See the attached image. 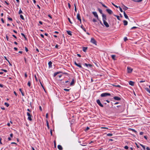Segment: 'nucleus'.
Wrapping results in <instances>:
<instances>
[{
	"label": "nucleus",
	"instance_id": "nucleus-1",
	"mask_svg": "<svg viewBox=\"0 0 150 150\" xmlns=\"http://www.w3.org/2000/svg\"><path fill=\"white\" fill-rule=\"evenodd\" d=\"M102 20L103 21V24L107 28H108L109 27V25L108 23L106 22L107 20L106 16L105 15L103 14L102 15Z\"/></svg>",
	"mask_w": 150,
	"mask_h": 150
},
{
	"label": "nucleus",
	"instance_id": "nucleus-2",
	"mask_svg": "<svg viewBox=\"0 0 150 150\" xmlns=\"http://www.w3.org/2000/svg\"><path fill=\"white\" fill-rule=\"evenodd\" d=\"M110 93H102L100 96L101 97H106L107 96H110Z\"/></svg>",
	"mask_w": 150,
	"mask_h": 150
},
{
	"label": "nucleus",
	"instance_id": "nucleus-3",
	"mask_svg": "<svg viewBox=\"0 0 150 150\" xmlns=\"http://www.w3.org/2000/svg\"><path fill=\"white\" fill-rule=\"evenodd\" d=\"M90 42L91 43L95 45H97V42L94 38H91Z\"/></svg>",
	"mask_w": 150,
	"mask_h": 150
},
{
	"label": "nucleus",
	"instance_id": "nucleus-4",
	"mask_svg": "<svg viewBox=\"0 0 150 150\" xmlns=\"http://www.w3.org/2000/svg\"><path fill=\"white\" fill-rule=\"evenodd\" d=\"M27 116H28V119L29 120V121H32V115H31L28 112H27Z\"/></svg>",
	"mask_w": 150,
	"mask_h": 150
},
{
	"label": "nucleus",
	"instance_id": "nucleus-5",
	"mask_svg": "<svg viewBox=\"0 0 150 150\" xmlns=\"http://www.w3.org/2000/svg\"><path fill=\"white\" fill-rule=\"evenodd\" d=\"M133 70V69L130 67H127V72L128 73H131Z\"/></svg>",
	"mask_w": 150,
	"mask_h": 150
},
{
	"label": "nucleus",
	"instance_id": "nucleus-6",
	"mask_svg": "<svg viewBox=\"0 0 150 150\" xmlns=\"http://www.w3.org/2000/svg\"><path fill=\"white\" fill-rule=\"evenodd\" d=\"M96 102L97 103L100 107H103V105L101 104L100 100L99 99H98L97 100Z\"/></svg>",
	"mask_w": 150,
	"mask_h": 150
},
{
	"label": "nucleus",
	"instance_id": "nucleus-7",
	"mask_svg": "<svg viewBox=\"0 0 150 150\" xmlns=\"http://www.w3.org/2000/svg\"><path fill=\"white\" fill-rule=\"evenodd\" d=\"M93 14L94 16L97 19H98V17L96 12H93Z\"/></svg>",
	"mask_w": 150,
	"mask_h": 150
},
{
	"label": "nucleus",
	"instance_id": "nucleus-8",
	"mask_svg": "<svg viewBox=\"0 0 150 150\" xmlns=\"http://www.w3.org/2000/svg\"><path fill=\"white\" fill-rule=\"evenodd\" d=\"M113 98L115 100L118 101L120 100L121 99V98L120 97L116 96L114 97Z\"/></svg>",
	"mask_w": 150,
	"mask_h": 150
},
{
	"label": "nucleus",
	"instance_id": "nucleus-9",
	"mask_svg": "<svg viewBox=\"0 0 150 150\" xmlns=\"http://www.w3.org/2000/svg\"><path fill=\"white\" fill-rule=\"evenodd\" d=\"M74 64L76 65V66H77L78 67H79V68H82V66H81L80 65V64H78L77 63H76V62L75 61L74 62Z\"/></svg>",
	"mask_w": 150,
	"mask_h": 150
},
{
	"label": "nucleus",
	"instance_id": "nucleus-10",
	"mask_svg": "<svg viewBox=\"0 0 150 150\" xmlns=\"http://www.w3.org/2000/svg\"><path fill=\"white\" fill-rule=\"evenodd\" d=\"M77 19L80 22V23H81V19L79 13H78L77 15Z\"/></svg>",
	"mask_w": 150,
	"mask_h": 150
},
{
	"label": "nucleus",
	"instance_id": "nucleus-11",
	"mask_svg": "<svg viewBox=\"0 0 150 150\" xmlns=\"http://www.w3.org/2000/svg\"><path fill=\"white\" fill-rule=\"evenodd\" d=\"M106 11L108 13L110 14H112V11L110 9H107Z\"/></svg>",
	"mask_w": 150,
	"mask_h": 150
},
{
	"label": "nucleus",
	"instance_id": "nucleus-12",
	"mask_svg": "<svg viewBox=\"0 0 150 150\" xmlns=\"http://www.w3.org/2000/svg\"><path fill=\"white\" fill-rule=\"evenodd\" d=\"M74 79H72L71 81V82L70 84V86H72L74 85Z\"/></svg>",
	"mask_w": 150,
	"mask_h": 150
},
{
	"label": "nucleus",
	"instance_id": "nucleus-13",
	"mask_svg": "<svg viewBox=\"0 0 150 150\" xmlns=\"http://www.w3.org/2000/svg\"><path fill=\"white\" fill-rule=\"evenodd\" d=\"M88 49L87 47H82V50L84 52H86V50Z\"/></svg>",
	"mask_w": 150,
	"mask_h": 150
},
{
	"label": "nucleus",
	"instance_id": "nucleus-14",
	"mask_svg": "<svg viewBox=\"0 0 150 150\" xmlns=\"http://www.w3.org/2000/svg\"><path fill=\"white\" fill-rule=\"evenodd\" d=\"M129 83L130 85L132 86H133L134 85V82L132 81H129Z\"/></svg>",
	"mask_w": 150,
	"mask_h": 150
},
{
	"label": "nucleus",
	"instance_id": "nucleus-15",
	"mask_svg": "<svg viewBox=\"0 0 150 150\" xmlns=\"http://www.w3.org/2000/svg\"><path fill=\"white\" fill-rule=\"evenodd\" d=\"M123 13H124V17H125V18L127 19H128L129 20V19L128 18V16H127V15L126 14L125 12V11H124L123 12Z\"/></svg>",
	"mask_w": 150,
	"mask_h": 150
},
{
	"label": "nucleus",
	"instance_id": "nucleus-16",
	"mask_svg": "<svg viewBox=\"0 0 150 150\" xmlns=\"http://www.w3.org/2000/svg\"><path fill=\"white\" fill-rule=\"evenodd\" d=\"M57 147L58 149H59V150H62L63 149V148L60 145H58Z\"/></svg>",
	"mask_w": 150,
	"mask_h": 150
},
{
	"label": "nucleus",
	"instance_id": "nucleus-17",
	"mask_svg": "<svg viewBox=\"0 0 150 150\" xmlns=\"http://www.w3.org/2000/svg\"><path fill=\"white\" fill-rule=\"evenodd\" d=\"M52 62L51 61H50L48 63V64L49 65V67H51L52 66Z\"/></svg>",
	"mask_w": 150,
	"mask_h": 150
},
{
	"label": "nucleus",
	"instance_id": "nucleus-18",
	"mask_svg": "<svg viewBox=\"0 0 150 150\" xmlns=\"http://www.w3.org/2000/svg\"><path fill=\"white\" fill-rule=\"evenodd\" d=\"M122 8L123 9L125 10H127L128 8V7L123 5Z\"/></svg>",
	"mask_w": 150,
	"mask_h": 150
},
{
	"label": "nucleus",
	"instance_id": "nucleus-19",
	"mask_svg": "<svg viewBox=\"0 0 150 150\" xmlns=\"http://www.w3.org/2000/svg\"><path fill=\"white\" fill-rule=\"evenodd\" d=\"M124 25H127L128 22L126 20H124L123 21Z\"/></svg>",
	"mask_w": 150,
	"mask_h": 150
},
{
	"label": "nucleus",
	"instance_id": "nucleus-20",
	"mask_svg": "<svg viewBox=\"0 0 150 150\" xmlns=\"http://www.w3.org/2000/svg\"><path fill=\"white\" fill-rule=\"evenodd\" d=\"M67 33L68 35H72V34H71V31H69V30H68V31H67Z\"/></svg>",
	"mask_w": 150,
	"mask_h": 150
},
{
	"label": "nucleus",
	"instance_id": "nucleus-21",
	"mask_svg": "<svg viewBox=\"0 0 150 150\" xmlns=\"http://www.w3.org/2000/svg\"><path fill=\"white\" fill-rule=\"evenodd\" d=\"M115 55H111V57L114 60H115L116 59H115Z\"/></svg>",
	"mask_w": 150,
	"mask_h": 150
},
{
	"label": "nucleus",
	"instance_id": "nucleus-22",
	"mask_svg": "<svg viewBox=\"0 0 150 150\" xmlns=\"http://www.w3.org/2000/svg\"><path fill=\"white\" fill-rule=\"evenodd\" d=\"M85 65L87 67H88V66L90 67H91V64H87V63H85Z\"/></svg>",
	"mask_w": 150,
	"mask_h": 150
},
{
	"label": "nucleus",
	"instance_id": "nucleus-23",
	"mask_svg": "<svg viewBox=\"0 0 150 150\" xmlns=\"http://www.w3.org/2000/svg\"><path fill=\"white\" fill-rule=\"evenodd\" d=\"M46 124H47V127H48V129H49V126L48 121L47 120L46 121Z\"/></svg>",
	"mask_w": 150,
	"mask_h": 150
},
{
	"label": "nucleus",
	"instance_id": "nucleus-24",
	"mask_svg": "<svg viewBox=\"0 0 150 150\" xmlns=\"http://www.w3.org/2000/svg\"><path fill=\"white\" fill-rule=\"evenodd\" d=\"M98 10L101 14H102V15L103 14L102 13V11L101 9H100V8H98Z\"/></svg>",
	"mask_w": 150,
	"mask_h": 150
},
{
	"label": "nucleus",
	"instance_id": "nucleus-25",
	"mask_svg": "<svg viewBox=\"0 0 150 150\" xmlns=\"http://www.w3.org/2000/svg\"><path fill=\"white\" fill-rule=\"evenodd\" d=\"M20 18L22 20H24V17L22 15H20Z\"/></svg>",
	"mask_w": 150,
	"mask_h": 150
},
{
	"label": "nucleus",
	"instance_id": "nucleus-26",
	"mask_svg": "<svg viewBox=\"0 0 150 150\" xmlns=\"http://www.w3.org/2000/svg\"><path fill=\"white\" fill-rule=\"evenodd\" d=\"M81 28L83 29V30L85 31H86V30L85 28L83 27V25H82L81 26Z\"/></svg>",
	"mask_w": 150,
	"mask_h": 150
},
{
	"label": "nucleus",
	"instance_id": "nucleus-27",
	"mask_svg": "<svg viewBox=\"0 0 150 150\" xmlns=\"http://www.w3.org/2000/svg\"><path fill=\"white\" fill-rule=\"evenodd\" d=\"M21 35L24 37L25 40L27 39V38L25 37V35L23 33H21Z\"/></svg>",
	"mask_w": 150,
	"mask_h": 150
},
{
	"label": "nucleus",
	"instance_id": "nucleus-28",
	"mask_svg": "<svg viewBox=\"0 0 150 150\" xmlns=\"http://www.w3.org/2000/svg\"><path fill=\"white\" fill-rule=\"evenodd\" d=\"M30 84H31V83H30V81H28V84H27L28 86L30 87Z\"/></svg>",
	"mask_w": 150,
	"mask_h": 150
},
{
	"label": "nucleus",
	"instance_id": "nucleus-29",
	"mask_svg": "<svg viewBox=\"0 0 150 150\" xmlns=\"http://www.w3.org/2000/svg\"><path fill=\"white\" fill-rule=\"evenodd\" d=\"M107 136H112V134L111 133H108L107 134Z\"/></svg>",
	"mask_w": 150,
	"mask_h": 150
},
{
	"label": "nucleus",
	"instance_id": "nucleus-30",
	"mask_svg": "<svg viewBox=\"0 0 150 150\" xmlns=\"http://www.w3.org/2000/svg\"><path fill=\"white\" fill-rule=\"evenodd\" d=\"M4 104L7 107H8L9 106V104L8 103H4Z\"/></svg>",
	"mask_w": 150,
	"mask_h": 150
},
{
	"label": "nucleus",
	"instance_id": "nucleus-31",
	"mask_svg": "<svg viewBox=\"0 0 150 150\" xmlns=\"http://www.w3.org/2000/svg\"><path fill=\"white\" fill-rule=\"evenodd\" d=\"M114 15L117 17V19L118 20H120L119 16H117V15Z\"/></svg>",
	"mask_w": 150,
	"mask_h": 150
},
{
	"label": "nucleus",
	"instance_id": "nucleus-32",
	"mask_svg": "<svg viewBox=\"0 0 150 150\" xmlns=\"http://www.w3.org/2000/svg\"><path fill=\"white\" fill-rule=\"evenodd\" d=\"M23 13V12L22 11V10H21V9H20V10H19V14H20V13Z\"/></svg>",
	"mask_w": 150,
	"mask_h": 150
},
{
	"label": "nucleus",
	"instance_id": "nucleus-33",
	"mask_svg": "<svg viewBox=\"0 0 150 150\" xmlns=\"http://www.w3.org/2000/svg\"><path fill=\"white\" fill-rule=\"evenodd\" d=\"M101 4H102V6L104 7L105 8H107V6H106L104 4H102V3H101Z\"/></svg>",
	"mask_w": 150,
	"mask_h": 150
},
{
	"label": "nucleus",
	"instance_id": "nucleus-34",
	"mask_svg": "<svg viewBox=\"0 0 150 150\" xmlns=\"http://www.w3.org/2000/svg\"><path fill=\"white\" fill-rule=\"evenodd\" d=\"M131 130L132 132H133L135 133H136L137 132L135 129H131Z\"/></svg>",
	"mask_w": 150,
	"mask_h": 150
},
{
	"label": "nucleus",
	"instance_id": "nucleus-35",
	"mask_svg": "<svg viewBox=\"0 0 150 150\" xmlns=\"http://www.w3.org/2000/svg\"><path fill=\"white\" fill-rule=\"evenodd\" d=\"M124 148L126 149H128V147L127 146H125Z\"/></svg>",
	"mask_w": 150,
	"mask_h": 150
},
{
	"label": "nucleus",
	"instance_id": "nucleus-36",
	"mask_svg": "<svg viewBox=\"0 0 150 150\" xmlns=\"http://www.w3.org/2000/svg\"><path fill=\"white\" fill-rule=\"evenodd\" d=\"M119 8L120 10V11L121 12H123V11H122V8L121 7H120V6H119Z\"/></svg>",
	"mask_w": 150,
	"mask_h": 150
},
{
	"label": "nucleus",
	"instance_id": "nucleus-37",
	"mask_svg": "<svg viewBox=\"0 0 150 150\" xmlns=\"http://www.w3.org/2000/svg\"><path fill=\"white\" fill-rule=\"evenodd\" d=\"M124 39V40L125 41H126L128 40L127 37H125Z\"/></svg>",
	"mask_w": 150,
	"mask_h": 150
},
{
	"label": "nucleus",
	"instance_id": "nucleus-38",
	"mask_svg": "<svg viewBox=\"0 0 150 150\" xmlns=\"http://www.w3.org/2000/svg\"><path fill=\"white\" fill-rule=\"evenodd\" d=\"M64 91H69V89H67L66 88H64Z\"/></svg>",
	"mask_w": 150,
	"mask_h": 150
},
{
	"label": "nucleus",
	"instance_id": "nucleus-39",
	"mask_svg": "<svg viewBox=\"0 0 150 150\" xmlns=\"http://www.w3.org/2000/svg\"><path fill=\"white\" fill-rule=\"evenodd\" d=\"M68 20L71 23H72V22L71 21L70 19L69 18H68Z\"/></svg>",
	"mask_w": 150,
	"mask_h": 150
},
{
	"label": "nucleus",
	"instance_id": "nucleus-40",
	"mask_svg": "<svg viewBox=\"0 0 150 150\" xmlns=\"http://www.w3.org/2000/svg\"><path fill=\"white\" fill-rule=\"evenodd\" d=\"M112 4L116 8H118V7L117 6L115 5L113 3H112Z\"/></svg>",
	"mask_w": 150,
	"mask_h": 150
},
{
	"label": "nucleus",
	"instance_id": "nucleus-41",
	"mask_svg": "<svg viewBox=\"0 0 150 150\" xmlns=\"http://www.w3.org/2000/svg\"><path fill=\"white\" fill-rule=\"evenodd\" d=\"M113 86H115L116 87H120V86L119 85H113Z\"/></svg>",
	"mask_w": 150,
	"mask_h": 150
},
{
	"label": "nucleus",
	"instance_id": "nucleus-42",
	"mask_svg": "<svg viewBox=\"0 0 150 150\" xmlns=\"http://www.w3.org/2000/svg\"><path fill=\"white\" fill-rule=\"evenodd\" d=\"M59 46V45H58L57 44L55 46V47L56 48H58V47Z\"/></svg>",
	"mask_w": 150,
	"mask_h": 150
},
{
	"label": "nucleus",
	"instance_id": "nucleus-43",
	"mask_svg": "<svg viewBox=\"0 0 150 150\" xmlns=\"http://www.w3.org/2000/svg\"><path fill=\"white\" fill-rule=\"evenodd\" d=\"M25 51L26 52H27L28 51V48H27V47H25Z\"/></svg>",
	"mask_w": 150,
	"mask_h": 150
},
{
	"label": "nucleus",
	"instance_id": "nucleus-44",
	"mask_svg": "<svg viewBox=\"0 0 150 150\" xmlns=\"http://www.w3.org/2000/svg\"><path fill=\"white\" fill-rule=\"evenodd\" d=\"M56 72L57 74H60V73H62V72L59 71H58V72Z\"/></svg>",
	"mask_w": 150,
	"mask_h": 150
},
{
	"label": "nucleus",
	"instance_id": "nucleus-45",
	"mask_svg": "<svg viewBox=\"0 0 150 150\" xmlns=\"http://www.w3.org/2000/svg\"><path fill=\"white\" fill-rule=\"evenodd\" d=\"M34 77H35V80L36 81H38V79L37 78V77H36V75H35L34 76Z\"/></svg>",
	"mask_w": 150,
	"mask_h": 150
},
{
	"label": "nucleus",
	"instance_id": "nucleus-46",
	"mask_svg": "<svg viewBox=\"0 0 150 150\" xmlns=\"http://www.w3.org/2000/svg\"><path fill=\"white\" fill-rule=\"evenodd\" d=\"M57 75V74L56 72L54 73L53 76L54 77H55Z\"/></svg>",
	"mask_w": 150,
	"mask_h": 150
},
{
	"label": "nucleus",
	"instance_id": "nucleus-47",
	"mask_svg": "<svg viewBox=\"0 0 150 150\" xmlns=\"http://www.w3.org/2000/svg\"><path fill=\"white\" fill-rule=\"evenodd\" d=\"M101 128L102 129H108V128L106 127H101Z\"/></svg>",
	"mask_w": 150,
	"mask_h": 150
},
{
	"label": "nucleus",
	"instance_id": "nucleus-48",
	"mask_svg": "<svg viewBox=\"0 0 150 150\" xmlns=\"http://www.w3.org/2000/svg\"><path fill=\"white\" fill-rule=\"evenodd\" d=\"M68 7H69V8H71V5L69 3L68 4Z\"/></svg>",
	"mask_w": 150,
	"mask_h": 150
},
{
	"label": "nucleus",
	"instance_id": "nucleus-49",
	"mask_svg": "<svg viewBox=\"0 0 150 150\" xmlns=\"http://www.w3.org/2000/svg\"><path fill=\"white\" fill-rule=\"evenodd\" d=\"M145 82V80H141L139 82L140 83H142Z\"/></svg>",
	"mask_w": 150,
	"mask_h": 150
},
{
	"label": "nucleus",
	"instance_id": "nucleus-50",
	"mask_svg": "<svg viewBox=\"0 0 150 150\" xmlns=\"http://www.w3.org/2000/svg\"><path fill=\"white\" fill-rule=\"evenodd\" d=\"M93 21L94 22H96L97 21L95 19H93Z\"/></svg>",
	"mask_w": 150,
	"mask_h": 150
},
{
	"label": "nucleus",
	"instance_id": "nucleus-51",
	"mask_svg": "<svg viewBox=\"0 0 150 150\" xmlns=\"http://www.w3.org/2000/svg\"><path fill=\"white\" fill-rule=\"evenodd\" d=\"M146 150H150V149L149 147H147L146 148Z\"/></svg>",
	"mask_w": 150,
	"mask_h": 150
},
{
	"label": "nucleus",
	"instance_id": "nucleus-52",
	"mask_svg": "<svg viewBox=\"0 0 150 150\" xmlns=\"http://www.w3.org/2000/svg\"><path fill=\"white\" fill-rule=\"evenodd\" d=\"M143 134V132H141L139 133V134L140 135H142Z\"/></svg>",
	"mask_w": 150,
	"mask_h": 150
},
{
	"label": "nucleus",
	"instance_id": "nucleus-53",
	"mask_svg": "<svg viewBox=\"0 0 150 150\" xmlns=\"http://www.w3.org/2000/svg\"><path fill=\"white\" fill-rule=\"evenodd\" d=\"M137 27L135 26L133 27H132L131 28V29H132L134 28H136Z\"/></svg>",
	"mask_w": 150,
	"mask_h": 150
},
{
	"label": "nucleus",
	"instance_id": "nucleus-54",
	"mask_svg": "<svg viewBox=\"0 0 150 150\" xmlns=\"http://www.w3.org/2000/svg\"><path fill=\"white\" fill-rule=\"evenodd\" d=\"M40 36L42 38H44V35L42 34H40Z\"/></svg>",
	"mask_w": 150,
	"mask_h": 150
},
{
	"label": "nucleus",
	"instance_id": "nucleus-55",
	"mask_svg": "<svg viewBox=\"0 0 150 150\" xmlns=\"http://www.w3.org/2000/svg\"><path fill=\"white\" fill-rule=\"evenodd\" d=\"M6 38L7 40H8V39H9L7 35H6Z\"/></svg>",
	"mask_w": 150,
	"mask_h": 150
},
{
	"label": "nucleus",
	"instance_id": "nucleus-56",
	"mask_svg": "<svg viewBox=\"0 0 150 150\" xmlns=\"http://www.w3.org/2000/svg\"><path fill=\"white\" fill-rule=\"evenodd\" d=\"M39 23L41 25H42V22L41 21H39Z\"/></svg>",
	"mask_w": 150,
	"mask_h": 150
},
{
	"label": "nucleus",
	"instance_id": "nucleus-57",
	"mask_svg": "<svg viewBox=\"0 0 150 150\" xmlns=\"http://www.w3.org/2000/svg\"><path fill=\"white\" fill-rule=\"evenodd\" d=\"M1 21H2V22L3 23H4V19H3V18H2L1 19Z\"/></svg>",
	"mask_w": 150,
	"mask_h": 150
},
{
	"label": "nucleus",
	"instance_id": "nucleus-58",
	"mask_svg": "<svg viewBox=\"0 0 150 150\" xmlns=\"http://www.w3.org/2000/svg\"><path fill=\"white\" fill-rule=\"evenodd\" d=\"M46 118H47L48 117V114L47 113L46 115Z\"/></svg>",
	"mask_w": 150,
	"mask_h": 150
},
{
	"label": "nucleus",
	"instance_id": "nucleus-59",
	"mask_svg": "<svg viewBox=\"0 0 150 150\" xmlns=\"http://www.w3.org/2000/svg\"><path fill=\"white\" fill-rule=\"evenodd\" d=\"M143 0H137V2H139L142 1Z\"/></svg>",
	"mask_w": 150,
	"mask_h": 150
},
{
	"label": "nucleus",
	"instance_id": "nucleus-60",
	"mask_svg": "<svg viewBox=\"0 0 150 150\" xmlns=\"http://www.w3.org/2000/svg\"><path fill=\"white\" fill-rule=\"evenodd\" d=\"M25 76L26 78L27 76V75L26 73H25Z\"/></svg>",
	"mask_w": 150,
	"mask_h": 150
},
{
	"label": "nucleus",
	"instance_id": "nucleus-61",
	"mask_svg": "<svg viewBox=\"0 0 150 150\" xmlns=\"http://www.w3.org/2000/svg\"><path fill=\"white\" fill-rule=\"evenodd\" d=\"M13 136V134H10V137H12Z\"/></svg>",
	"mask_w": 150,
	"mask_h": 150
},
{
	"label": "nucleus",
	"instance_id": "nucleus-62",
	"mask_svg": "<svg viewBox=\"0 0 150 150\" xmlns=\"http://www.w3.org/2000/svg\"><path fill=\"white\" fill-rule=\"evenodd\" d=\"M5 57V59L8 61V62H9V61L6 58V57Z\"/></svg>",
	"mask_w": 150,
	"mask_h": 150
},
{
	"label": "nucleus",
	"instance_id": "nucleus-63",
	"mask_svg": "<svg viewBox=\"0 0 150 150\" xmlns=\"http://www.w3.org/2000/svg\"><path fill=\"white\" fill-rule=\"evenodd\" d=\"M14 49L15 50H17L18 49V48L16 47H14Z\"/></svg>",
	"mask_w": 150,
	"mask_h": 150
},
{
	"label": "nucleus",
	"instance_id": "nucleus-64",
	"mask_svg": "<svg viewBox=\"0 0 150 150\" xmlns=\"http://www.w3.org/2000/svg\"><path fill=\"white\" fill-rule=\"evenodd\" d=\"M37 6L39 8V9H40V6L38 5H37Z\"/></svg>",
	"mask_w": 150,
	"mask_h": 150
}]
</instances>
